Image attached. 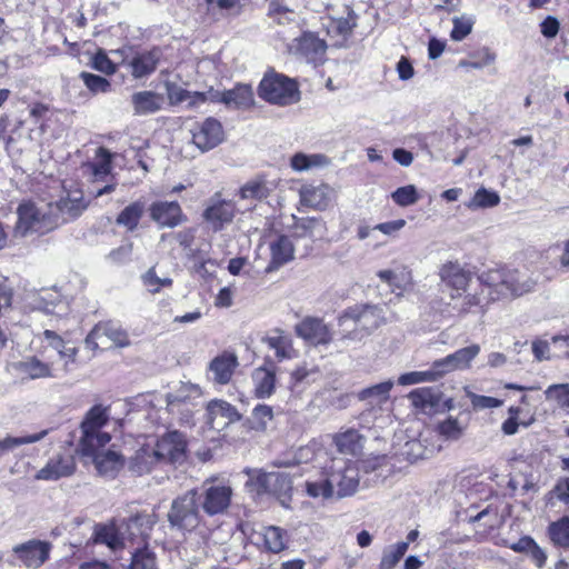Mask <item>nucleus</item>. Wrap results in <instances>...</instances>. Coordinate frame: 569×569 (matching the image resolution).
Listing matches in <instances>:
<instances>
[{
    "instance_id": "nucleus-1",
    "label": "nucleus",
    "mask_w": 569,
    "mask_h": 569,
    "mask_svg": "<svg viewBox=\"0 0 569 569\" xmlns=\"http://www.w3.org/2000/svg\"><path fill=\"white\" fill-rule=\"evenodd\" d=\"M481 284L490 289L491 300L520 297L533 290L536 280L517 269H492L479 277Z\"/></svg>"
},
{
    "instance_id": "nucleus-2",
    "label": "nucleus",
    "mask_w": 569,
    "mask_h": 569,
    "mask_svg": "<svg viewBox=\"0 0 569 569\" xmlns=\"http://www.w3.org/2000/svg\"><path fill=\"white\" fill-rule=\"evenodd\" d=\"M59 226V214L53 203L23 202L18 207L16 232L26 236L29 232L46 233Z\"/></svg>"
},
{
    "instance_id": "nucleus-3",
    "label": "nucleus",
    "mask_w": 569,
    "mask_h": 569,
    "mask_svg": "<svg viewBox=\"0 0 569 569\" xmlns=\"http://www.w3.org/2000/svg\"><path fill=\"white\" fill-rule=\"evenodd\" d=\"M258 94L271 104L290 106L300 100V90L295 79L282 73H266L260 81Z\"/></svg>"
},
{
    "instance_id": "nucleus-4",
    "label": "nucleus",
    "mask_w": 569,
    "mask_h": 569,
    "mask_svg": "<svg viewBox=\"0 0 569 569\" xmlns=\"http://www.w3.org/2000/svg\"><path fill=\"white\" fill-rule=\"evenodd\" d=\"M167 518L171 528L181 532H192L201 522L198 491L191 489L174 498Z\"/></svg>"
},
{
    "instance_id": "nucleus-5",
    "label": "nucleus",
    "mask_w": 569,
    "mask_h": 569,
    "mask_svg": "<svg viewBox=\"0 0 569 569\" xmlns=\"http://www.w3.org/2000/svg\"><path fill=\"white\" fill-rule=\"evenodd\" d=\"M154 521L150 516H136L121 523L110 522L94 527L93 540L96 543L106 545L111 550L124 548L126 541L131 539L132 530L148 525L151 527Z\"/></svg>"
},
{
    "instance_id": "nucleus-6",
    "label": "nucleus",
    "mask_w": 569,
    "mask_h": 569,
    "mask_svg": "<svg viewBox=\"0 0 569 569\" xmlns=\"http://www.w3.org/2000/svg\"><path fill=\"white\" fill-rule=\"evenodd\" d=\"M202 397L200 386L191 382H181L180 386L166 395L167 410L170 415H180L181 425H190L192 420V407L197 406Z\"/></svg>"
},
{
    "instance_id": "nucleus-7",
    "label": "nucleus",
    "mask_w": 569,
    "mask_h": 569,
    "mask_svg": "<svg viewBox=\"0 0 569 569\" xmlns=\"http://www.w3.org/2000/svg\"><path fill=\"white\" fill-rule=\"evenodd\" d=\"M329 483L335 490V497L345 498L352 496L359 486V471L355 465L342 458H335L326 468Z\"/></svg>"
},
{
    "instance_id": "nucleus-8",
    "label": "nucleus",
    "mask_w": 569,
    "mask_h": 569,
    "mask_svg": "<svg viewBox=\"0 0 569 569\" xmlns=\"http://www.w3.org/2000/svg\"><path fill=\"white\" fill-rule=\"evenodd\" d=\"M256 483L258 493H271L284 508L290 507L292 480L286 472H247Z\"/></svg>"
},
{
    "instance_id": "nucleus-9",
    "label": "nucleus",
    "mask_w": 569,
    "mask_h": 569,
    "mask_svg": "<svg viewBox=\"0 0 569 569\" xmlns=\"http://www.w3.org/2000/svg\"><path fill=\"white\" fill-rule=\"evenodd\" d=\"M232 488L228 485L204 481L198 500L203 512L210 517L224 513L231 503Z\"/></svg>"
},
{
    "instance_id": "nucleus-10",
    "label": "nucleus",
    "mask_w": 569,
    "mask_h": 569,
    "mask_svg": "<svg viewBox=\"0 0 569 569\" xmlns=\"http://www.w3.org/2000/svg\"><path fill=\"white\" fill-rule=\"evenodd\" d=\"M11 371L21 380H40L60 378V370L53 362H48L34 355H29L10 363Z\"/></svg>"
},
{
    "instance_id": "nucleus-11",
    "label": "nucleus",
    "mask_w": 569,
    "mask_h": 569,
    "mask_svg": "<svg viewBox=\"0 0 569 569\" xmlns=\"http://www.w3.org/2000/svg\"><path fill=\"white\" fill-rule=\"evenodd\" d=\"M339 326L345 327L352 321L365 335H370L385 323L382 310L372 305H356L343 311L338 319Z\"/></svg>"
},
{
    "instance_id": "nucleus-12",
    "label": "nucleus",
    "mask_w": 569,
    "mask_h": 569,
    "mask_svg": "<svg viewBox=\"0 0 569 569\" xmlns=\"http://www.w3.org/2000/svg\"><path fill=\"white\" fill-rule=\"evenodd\" d=\"M443 292H448L450 301L460 299L467 292L471 272L465 270L458 262H447L439 271Z\"/></svg>"
},
{
    "instance_id": "nucleus-13",
    "label": "nucleus",
    "mask_w": 569,
    "mask_h": 569,
    "mask_svg": "<svg viewBox=\"0 0 569 569\" xmlns=\"http://www.w3.org/2000/svg\"><path fill=\"white\" fill-rule=\"evenodd\" d=\"M192 143L202 152L209 151L219 146L224 139L221 123L214 118H207L197 122L190 130Z\"/></svg>"
},
{
    "instance_id": "nucleus-14",
    "label": "nucleus",
    "mask_w": 569,
    "mask_h": 569,
    "mask_svg": "<svg viewBox=\"0 0 569 569\" xmlns=\"http://www.w3.org/2000/svg\"><path fill=\"white\" fill-rule=\"evenodd\" d=\"M160 462H178L183 460L187 441L183 433L174 430L164 433L152 446Z\"/></svg>"
},
{
    "instance_id": "nucleus-15",
    "label": "nucleus",
    "mask_w": 569,
    "mask_h": 569,
    "mask_svg": "<svg viewBox=\"0 0 569 569\" xmlns=\"http://www.w3.org/2000/svg\"><path fill=\"white\" fill-rule=\"evenodd\" d=\"M150 218L159 228H176L187 220L177 201H156L149 208Z\"/></svg>"
},
{
    "instance_id": "nucleus-16",
    "label": "nucleus",
    "mask_w": 569,
    "mask_h": 569,
    "mask_svg": "<svg viewBox=\"0 0 569 569\" xmlns=\"http://www.w3.org/2000/svg\"><path fill=\"white\" fill-rule=\"evenodd\" d=\"M480 353V346L477 343L461 348L445 358L435 361L436 368L439 370L441 378L447 373L467 370L470 368L472 360Z\"/></svg>"
},
{
    "instance_id": "nucleus-17",
    "label": "nucleus",
    "mask_w": 569,
    "mask_h": 569,
    "mask_svg": "<svg viewBox=\"0 0 569 569\" xmlns=\"http://www.w3.org/2000/svg\"><path fill=\"white\" fill-rule=\"evenodd\" d=\"M50 548V543L32 539L14 546L12 551L27 568L37 569L49 558Z\"/></svg>"
},
{
    "instance_id": "nucleus-18",
    "label": "nucleus",
    "mask_w": 569,
    "mask_h": 569,
    "mask_svg": "<svg viewBox=\"0 0 569 569\" xmlns=\"http://www.w3.org/2000/svg\"><path fill=\"white\" fill-rule=\"evenodd\" d=\"M89 202L81 190H69L66 197L53 203V209L59 214V223L73 220L82 214Z\"/></svg>"
},
{
    "instance_id": "nucleus-19",
    "label": "nucleus",
    "mask_w": 569,
    "mask_h": 569,
    "mask_svg": "<svg viewBox=\"0 0 569 569\" xmlns=\"http://www.w3.org/2000/svg\"><path fill=\"white\" fill-rule=\"evenodd\" d=\"M208 102H222L226 106H234L237 108L249 107L253 102V92L248 84H238L231 90L219 91L213 88L209 89Z\"/></svg>"
},
{
    "instance_id": "nucleus-20",
    "label": "nucleus",
    "mask_w": 569,
    "mask_h": 569,
    "mask_svg": "<svg viewBox=\"0 0 569 569\" xmlns=\"http://www.w3.org/2000/svg\"><path fill=\"white\" fill-rule=\"evenodd\" d=\"M296 333L305 341L318 346L328 345L332 337L328 326L319 318L308 317L296 326Z\"/></svg>"
},
{
    "instance_id": "nucleus-21",
    "label": "nucleus",
    "mask_w": 569,
    "mask_h": 569,
    "mask_svg": "<svg viewBox=\"0 0 569 569\" xmlns=\"http://www.w3.org/2000/svg\"><path fill=\"white\" fill-rule=\"evenodd\" d=\"M164 103V96L152 90L136 91L130 97L132 112L138 117L157 113L163 109Z\"/></svg>"
},
{
    "instance_id": "nucleus-22",
    "label": "nucleus",
    "mask_w": 569,
    "mask_h": 569,
    "mask_svg": "<svg viewBox=\"0 0 569 569\" xmlns=\"http://www.w3.org/2000/svg\"><path fill=\"white\" fill-rule=\"evenodd\" d=\"M236 214V206L228 200H211V203L203 211V219L211 226L213 231H220L226 224L232 222Z\"/></svg>"
},
{
    "instance_id": "nucleus-23",
    "label": "nucleus",
    "mask_w": 569,
    "mask_h": 569,
    "mask_svg": "<svg viewBox=\"0 0 569 569\" xmlns=\"http://www.w3.org/2000/svg\"><path fill=\"white\" fill-rule=\"evenodd\" d=\"M291 50L309 62H317L320 60L327 50L325 40L318 38L312 32H305L300 38L293 40Z\"/></svg>"
},
{
    "instance_id": "nucleus-24",
    "label": "nucleus",
    "mask_w": 569,
    "mask_h": 569,
    "mask_svg": "<svg viewBox=\"0 0 569 569\" xmlns=\"http://www.w3.org/2000/svg\"><path fill=\"white\" fill-rule=\"evenodd\" d=\"M208 421L213 429H223L232 422L240 420L241 416L229 402L212 400L207 406Z\"/></svg>"
},
{
    "instance_id": "nucleus-25",
    "label": "nucleus",
    "mask_w": 569,
    "mask_h": 569,
    "mask_svg": "<svg viewBox=\"0 0 569 569\" xmlns=\"http://www.w3.org/2000/svg\"><path fill=\"white\" fill-rule=\"evenodd\" d=\"M76 469L74 458L70 453L58 455L51 458L48 463L41 468L36 478L39 480H58L68 477Z\"/></svg>"
},
{
    "instance_id": "nucleus-26",
    "label": "nucleus",
    "mask_w": 569,
    "mask_h": 569,
    "mask_svg": "<svg viewBox=\"0 0 569 569\" xmlns=\"http://www.w3.org/2000/svg\"><path fill=\"white\" fill-rule=\"evenodd\" d=\"M164 89L167 92V97L169 103L171 106H177L182 102H187L188 108H199L200 106L208 102L209 90L200 92V91H188L177 84L176 82L166 81Z\"/></svg>"
},
{
    "instance_id": "nucleus-27",
    "label": "nucleus",
    "mask_w": 569,
    "mask_h": 569,
    "mask_svg": "<svg viewBox=\"0 0 569 569\" xmlns=\"http://www.w3.org/2000/svg\"><path fill=\"white\" fill-rule=\"evenodd\" d=\"M270 261L264 271L271 273L295 258V247L290 238L287 236H279L269 244Z\"/></svg>"
},
{
    "instance_id": "nucleus-28",
    "label": "nucleus",
    "mask_w": 569,
    "mask_h": 569,
    "mask_svg": "<svg viewBox=\"0 0 569 569\" xmlns=\"http://www.w3.org/2000/svg\"><path fill=\"white\" fill-rule=\"evenodd\" d=\"M299 194L302 206L316 210H325L331 201L332 189L325 183L318 186L307 184L301 187Z\"/></svg>"
},
{
    "instance_id": "nucleus-29",
    "label": "nucleus",
    "mask_w": 569,
    "mask_h": 569,
    "mask_svg": "<svg viewBox=\"0 0 569 569\" xmlns=\"http://www.w3.org/2000/svg\"><path fill=\"white\" fill-rule=\"evenodd\" d=\"M238 366L237 356L223 352L213 358L209 363V372L212 380L219 385H226L231 380L234 369Z\"/></svg>"
},
{
    "instance_id": "nucleus-30",
    "label": "nucleus",
    "mask_w": 569,
    "mask_h": 569,
    "mask_svg": "<svg viewBox=\"0 0 569 569\" xmlns=\"http://www.w3.org/2000/svg\"><path fill=\"white\" fill-rule=\"evenodd\" d=\"M108 409L101 405L93 406L86 415L81 422V432L84 433L86 446H90V441L97 439L92 432H102L101 428L108 422Z\"/></svg>"
},
{
    "instance_id": "nucleus-31",
    "label": "nucleus",
    "mask_w": 569,
    "mask_h": 569,
    "mask_svg": "<svg viewBox=\"0 0 569 569\" xmlns=\"http://www.w3.org/2000/svg\"><path fill=\"white\" fill-rule=\"evenodd\" d=\"M263 342L269 349L274 351L278 361L290 360L298 356L297 350L293 348L292 339L282 330H274L272 335L263 338Z\"/></svg>"
},
{
    "instance_id": "nucleus-32",
    "label": "nucleus",
    "mask_w": 569,
    "mask_h": 569,
    "mask_svg": "<svg viewBox=\"0 0 569 569\" xmlns=\"http://www.w3.org/2000/svg\"><path fill=\"white\" fill-rule=\"evenodd\" d=\"M160 56L159 49L137 53L129 62L131 76L134 79H141L151 74L157 69Z\"/></svg>"
},
{
    "instance_id": "nucleus-33",
    "label": "nucleus",
    "mask_w": 569,
    "mask_h": 569,
    "mask_svg": "<svg viewBox=\"0 0 569 569\" xmlns=\"http://www.w3.org/2000/svg\"><path fill=\"white\" fill-rule=\"evenodd\" d=\"M161 463L151 445L141 446L129 460V469L138 475L149 473Z\"/></svg>"
},
{
    "instance_id": "nucleus-34",
    "label": "nucleus",
    "mask_w": 569,
    "mask_h": 569,
    "mask_svg": "<svg viewBox=\"0 0 569 569\" xmlns=\"http://www.w3.org/2000/svg\"><path fill=\"white\" fill-rule=\"evenodd\" d=\"M99 475L114 477L123 466V458L117 451L107 449L91 457Z\"/></svg>"
},
{
    "instance_id": "nucleus-35",
    "label": "nucleus",
    "mask_w": 569,
    "mask_h": 569,
    "mask_svg": "<svg viewBox=\"0 0 569 569\" xmlns=\"http://www.w3.org/2000/svg\"><path fill=\"white\" fill-rule=\"evenodd\" d=\"M97 327L103 341H110L117 348H126L131 345L128 332L120 325L106 321L97 323Z\"/></svg>"
},
{
    "instance_id": "nucleus-36",
    "label": "nucleus",
    "mask_w": 569,
    "mask_h": 569,
    "mask_svg": "<svg viewBox=\"0 0 569 569\" xmlns=\"http://www.w3.org/2000/svg\"><path fill=\"white\" fill-rule=\"evenodd\" d=\"M252 381L254 386V395L258 398H268L273 393L276 385V375L273 370L266 367L254 369L252 372Z\"/></svg>"
},
{
    "instance_id": "nucleus-37",
    "label": "nucleus",
    "mask_w": 569,
    "mask_h": 569,
    "mask_svg": "<svg viewBox=\"0 0 569 569\" xmlns=\"http://www.w3.org/2000/svg\"><path fill=\"white\" fill-rule=\"evenodd\" d=\"M363 437L355 429H348L333 437L339 452L356 456L362 449Z\"/></svg>"
},
{
    "instance_id": "nucleus-38",
    "label": "nucleus",
    "mask_w": 569,
    "mask_h": 569,
    "mask_svg": "<svg viewBox=\"0 0 569 569\" xmlns=\"http://www.w3.org/2000/svg\"><path fill=\"white\" fill-rule=\"evenodd\" d=\"M144 212V203L136 201L127 206L117 217L116 222L132 232L137 229Z\"/></svg>"
},
{
    "instance_id": "nucleus-39",
    "label": "nucleus",
    "mask_w": 569,
    "mask_h": 569,
    "mask_svg": "<svg viewBox=\"0 0 569 569\" xmlns=\"http://www.w3.org/2000/svg\"><path fill=\"white\" fill-rule=\"evenodd\" d=\"M551 542L559 548L569 549V517L563 516L548 526Z\"/></svg>"
},
{
    "instance_id": "nucleus-40",
    "label": "nucleus",
    "mask_w": 569,
    "mask_h": 569,
    "mask_svg": "<svg viewBox=\"0 0 569 569\" xmlns=\"http://www.w3.org/2000/svg\"><path fill=\"white\" fill-rule=\"evenodd\" d=\"M393 387L392 380H387L371 387L365 388L358 393V399L369 401L370 403H379L388 400L390 391Z\"/></svg>"
},
{
    "instance_id": "nucleus-41",
    "label": "nucleus",
    "mask_w": 569,
    "mask_h": 569,
    "mask_svg": "<svg viewBox=\"0 0 569 569\" xmlns=\"http://www.w3.org/2000/svg\"><path fill=\"white\" fill-rule=\"evenodd\" d=\"M441 379L439 370L436 368L435 361L431 367L423 371H411L401 375L398 378V383L401 386L417 385L421 382H433Z\"/></svg>"
},
{
    "instance_id": "nucleus-42",
    "label": "nucleus",
    "mask_w": 569,
    "mask_h": 569,
    "mask_svg": "<svg viewBox=\"0 0 569 569\" xmlns=\"http://www.w3.org/2000/svg\"><path fill=\"white\" fill-rule=\"evenodd\" d=\"M47 433V430H42L41 432L38 433L21 437L7 436L6 438L0 439V457L7 455L10 451H13L16 448L20 446L40 441L46 437Z\"/></svg>"
},
{
    "instance_id": "nucleus-43",
    "label": "nucleus",
    "mask_w": 569,
    "mask_h": 569,
    "mask_svg": "<svg viewBox=\"0 0 569 569\" xmlns=\"http://www.w3.org/2000/svg\"><path fill=\"white\" fill-rule=\"evenodd\" d=\"M267 550L278 553L286 548V531L279 527L270 526L261 533Z\"/></svg>"
},
{
    "instance_id": "nucleus-44",
    "label": "nucleus",
    "mask_w": 569,
    "mask_h": 569,
    "mask_svg": "<svg viewBox=\"0 0 569 569\" xmlns=\"http://www.w3.org/2000/svg\"><path fill=\"white\" fill-rule=\"evenodd\" d=\"M357 13L350 7H347V17L332 20L329 26V33H336L343 38L351 36L357 27Z\"/></svg>"
},
{
    "instance_id": "nucleus-45",
    "label": "nucleus",
    "mask_w": 569,
    "mask_h": 569,
    "mask_svg": "<svg viewBox=\"0 0 569 569\" xmlns=\"http://www.w3.org/2000/svg\"><path fill=\"white\" fill-rule=\"evenodd\" d=\"M408 550V542H397L383 550L379 569H393Z\"/></svg>"
},
{
    "instance_id": "nucleus-46",
    "label": "nucleus",
    "mask_w": 569,
    "mask_h": 569,
    "mask_svg": "<svg viewBox=\"0 0 569 569\" xmlns=\"http://www.w3.org/2000/svg\"><path fill=\"white\" fill-rule=\"evenodd\" d=\"M500 202V197L497 192L490 191L486 188H480L476 191L472 199L466 203V206L471 209H480V208H492L496 207Z\"/></svg>"
},
{
    "instance_id": "nucleus-47",
    "label": "nucleus",
    "mask_w": 569,
    "mask_h": 569,
    "mask_svg": "<svg viewBox=\"0 0 569 569\" xmlns=\"http://www.w3.org/2000/svg\"><path fill=\"white\" fill-rule=\"evenodd\" d=\"M328 162L327 157L323 154H305L302 152L296 153L291 158V168L296 171L309 170L312 167H320Z\"/></svg>"
},
{
    "instance_id": "nucleus-48",
    "label": "nucleus",
    "mask_w": 569,
    "mask_h": 569,
    "mask_svg": "<svg viewBox=\"0 0 569 569\" xmlns=\"http://www.w3.org/2000/svg\"><path fill=\"white\" fill-rule=\"evenodd\" d=\"M93 437H97V439H93L90 441V446H86L84 442V433H82L80 438V452L82 456L91 458L92 456L97 455L98 452L102 451L103 448L110 442L111 437L108 432H92Z\"/></svg>"
},
{
    "instance_id": "nucleus-49",
    "label": "nucleus",
    "mask_w": 569,
    "mask_h": 569,
    "mask_svg": "<svg viewBox=\"0 0 569 569\" xmlns=\"http://www.w3.org/2000/svg\"><path fill=\"white\" fill-rule=\"evenodd\" d=\"M452 303V309L456 310L460 316H465L472 310V308L479 307L483 311L482 298L478 292H466L458 300H451L448 305Z\"/></svg>"
},
{
    "instance_id": "nucleus-50",
    "label": "nucleus",
    "mask_w": 569,
    "mask_h": 569,
    "mask_svg": "<svg viewBox=\"0 0 569 569\" xmlns=\"http://www.w3.org/2000/svg\"><path fill=\"white\" fill-rule=\"evenodd\" d=\"M272 419V408L267 405H258L252 410L250 425L254 430L264 431Z\"/></svg>"
},
{
    "instance_id": "nucleus-51",
    "label": "nucleus",
    "mask_w": 569,
    "mask_h": 569,
    "mask_svg": "<svg viewBox=\"0 0 569 569\" xmlns=\"http://www.w3.org/2000/svg\"><path fill=\"white\" fill-rule=\"evenodd\" d=\"M130 569H159L154 552L148 548L138 549L132 555Z\"/></svg>"
},
{
    "instance_id": "nucleus-52",
    "label": "nucleus",
    "mask_w": 569,
    "mask_h": 569,
    "mask_svg": "<svg viewBox=\"0 0 569 569\" xmlns=\"http://www.w3.org/2000/svg\"><path fill=\"white\" fill-rule=\"evenodd\" d=\"M306 492L311 498L330 499L335 497V490L329 483L328 476L322 480L306 481Z\"/></svg>"
},
{
    "instance_id": "nucleus-53",
    "label": "nucleus",
    "mask_w": 569,
    "mask_h": 569,
    "mask_svg": "<svg viewBox=\"0 0 569 569\" xmlns=\"http://www.w3.org/2000/svg\"><path fill=\"white\" fill-rule=\"evenodd\" d=\"M112 154L106 148H98L97 162L91 163L90 168L96 178H101L110 173Z\"/></svg>"
},
{
    "instance_id": "nucleus-54",
    "label": "nucleus",
    "mask_w": 569,
    "mask_h": 569,
    "mask_svg": "<svg viewBox=\"0 0 569 569\" xmlns=\"http://www.w3.org/2000/svg\"><path fill=\"white\" fill-rule=\"evenodd\" d=\"M323 223L318 218H300L295 222V234L298 237H315L316 231L321 229Z\"/></svg>"
},
{
    "instance_id": "nucleus-55",
    "label": "nucleus",
    "mask_w": 569,
    "mask_h": 569,
    "mask_svg": "<svg viewBox=\"0 0 569 569\" xmlns=\"http://www.w3.org/2000/svg\"><path fill=\"white\" fill-rule=\"evenodd\" d=\"M239 193L242 199L261 200L268 197L269 189L264 182L252 180L241 187Z\"/></svg>"
},
{
    "instance_id": "nucleus-56",
    "label": "nucleus",
    "mask_w": 569,
    "mask_h": 569,
    "mask_svg": "<svg viewBox=\"0 0 569 569\" xmlns=\"http://www.w3.org/2000/svg\"><path fill=\"white\" fill-rule=\"evenodd\" d=\"M391 198L400 207L412 206L419 200L417 188L413 184L398 188L391 193Z\"/></svg>"
},
{
    "instance_id": "nucleus-57",
    "label": "nucleus",
    "mask_w": 569,
    "mask_h": 569,
    "mask_svg": "<svg viewBox=\"0 0 569 569\" xmlns=\"http://www.w3.org/2000/svg\"><path fill=\"white\" fill-rule=\"evenodd\" d=\"M80 78L83 80L86 87L93 93H106L111 89L109 80L101 76L83 71L80 73Z\"/></svg>"
},
{
    "instance_id": "nucleus-58",
    "label": "nucleus",
    "mask_w": 569,
    "mask_h": 569,
    "mask_svg": "<svg viewBox=\"0 0 569 569\" xmlns=\"http://www.w3.org/2000/svg\"><path fill=\"white\" fill-rule=\"evenodd\" d=\"M463 429V426L459 423L458 419L452 417H449L438 425L439 433L450 440H458L462 436Z\"/></svg>"
},
{
    "instance_id": "nucleus-59",
    "label": "nucleus",
    "mask_w": 569,
    "mask_h": 569,
    "mask_svg": "<svg viewBox=\"0 0 569 569\" xmlns=\"http://www.w3.org/2000/svg\"><path fill=\"white\" fill-rule=\"evenodd\" d=\"M546 398L556 401L560 407H569V385H552L546 390Z\"/></svg>"
},
{
    "instance_id": "nucleus-60",
    "label": "nucleus",
    "mask_w": 569,
    "mask_h": 569,
    "mask_svg": "<svg viewBox=\"0 0 569 569\" xmlns=\"http://www.w3.org/2000/svg\"><path fill=\"white\" fill-rule=\"evenodd\" d=\"M13 290L7 279H0V316L8 317L12 311Z\"/></svg>"
},
{
    "instance_id": "nucleus-61",
    "label": "nucleus",
    "mask_w": 569,
    "mask_h": 569,
    "mask_svg": "<svg viewBox=\"0 0 569 569\" xmlns=\"http://www.w3.org/2000/svg\"><path fill=\"white\" fill-rule=\"evenodd\" d=\"M143 282L149 288V291L157 293L161 287H170L172 280L170 278H159L156 274L154 268H150L143 276Z\"/></svg>"
},
{
    "instance_id": "nucleus-62",
    "label": "nucleus",
    "mask_w": 569,
    "mask_h": 569,
    "mask_svg": "<svg viewBox=\"0 0 569 569\" xmlns=\"http://www.w3.org/2000/svg\"><path fill=\"white\" fill-rule=\"evenodd\" d=\"M412 405L417 408L426 410L433 407L432 393L429 389L419 388L410 392L409 395Z\"/></svg>"
},
{
    "instance_id": "nucleus-63",
    "label": "nucleus",
    "mask_w": 569,
    "mask_h": 569,
    "mask_svg": "<svg viewBox=\"0 0 569 569\" xmlns=\"http://www.w3.org/2000/svg\"><path fill=\"white\" fill-rule=\"evenodd\" d=\"M61 360H63L62 368H59L60 370V377L62 375H66L70 372L71 366L76 363L77 355H78V348L76 347H68L66 343L58 352Z\"/></svg>"
},
{
    "instance_id": "nucleus-64",
    "label": "nucleus",
    "mask_w": 569,
    "mask_h": 569,
    "mask_svg": "<svg viewBox=\"0 0 569 569\" xmlns=\"http://www.w3.org/2000/svg\"><path fill=\"white\" fill-rule=\"evenodd\" d=\"M92 67L93 69L103 72L106 74H113L116 72V66L108 58V56L103 51H98L92 58Z\"/></svg>"
}]
</instances>
